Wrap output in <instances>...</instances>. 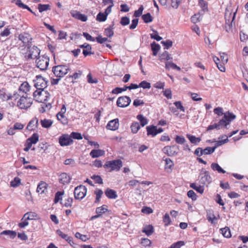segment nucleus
Returning <instances> with one entry per match:
<instances>
[{"label":"nucleus","mask_w":248,"mask_h":248,"mask_svg":"<svg viewBox=\"0 0 248 248\" xmlns=\"http://www.w3.org/2000/svg\"><path fill=\"white\" fill-rule=\"evenodd\" d=\"M95 194H96V199L95 202H98L100 201V199L103 194V192L101 189H97L95 192Z\"/></svg>","instance_id":"nucleus-47"},{"label":"nucleus","mask_w":248,"mask_h":248,"mask_svg":"<svg viewBox=\"0 0 248 248\" xmlns=\"http://www.w3.org/2000/svg\"><path fill=\"white\" fill-rule=\"evenodd\" d=\"M87 193L86 187L82 185L77 186L74 190V197L76 199L82 200Z\"/></svg>","instance_id":"nucleus-9"},{"label":"nucleus","mask_w":248,"mask_h":248,"mask_svg":"<svg viewBox=\"0 0 248 248\" xmlns=\"http://www.w3.org/2000/svg\"><path fill=\"white\" fill-rule=\"evenodd\" d=\"M146 129L148 135H152V137H155L156 135V126H147Z\"/></svg>","instance_id":"nucleus-25"},{"label":"nucleus","mask_w":248,"mask_h":248,"mask_svg":"<svg viewBox=\"0 0 248 248\" xmlns=\"http://www.w3.org/2000/svg\"><path fill=\"white\" fill-rule=\"evenodd\" d=\"M151 48L153 51V54L154 56H156L160 49V46L159 44H156L154 42L151 44Z\"/></svg>","instance_id":"nucleus-26"},{"label":"nucleus","mask_w":248,"mask_h":248,"mask_svg":"<svg viewBox=\"0 0 248 248\" xmlns=\"http://www.w3.org/2000/svg\"><path fill=\"white\" fill-rule=\"evenodd\" d=\"M139 86V87H141L143 89H150L151 88L150 83L145 80L141 81Z\"/></svg>","instance_id":"nucleus-55"},{"label":"nucleus","mask_w":248,"mask_h":248,"mask_svg":"<svg viewBox=\"0 0 248 248\" xmlns=\"http://www.w3.org/2000/svg\"><path fill=\"white\" fill-rule=\"evenodd\" d=\"M140 243L144 247L150 246L152 243L151 241L148 238H141Z\"/></svg>","instance_id":"nucleus-57"},{"label":"nucleus","mask_w":248,"mask_h":248,"mask_svg":"<svg viewBox=\"0 0 248 248\" xmlns=\"http://www.w3.org/2000/svg\"><path fill=\"white\" fill-rule=\"evenodd\" d=\"M161 44L165 46V49H169L172 46V42L170 40H167L165 41H162Z\"/></svg>","instance_id":"nucleus-53"},{"label":"nucleus","mask_w":248,"mask_h":248,"mask_svg":"<svg viewBox=\"0 0 248 248\" xmlns=\"http://www.w3.org/2000/svg\"><path fill=\"white\" fill-rule=\"evenodd\" d=\"M49 59L46 56H39L36 60L37 67L42 71L47 69L49 65Z\"/></svg>","instance_id":"nucleus-5"},{"label":"nucleus","mask_w":248,"mask_h":248,"mask_svg":"<svg viewBox=\"0 0 248 248\" xmlns=\"http://www.w3.org/2000/svg\"><path fill=\"white\" fill-rule=\"evenodd\" d=\"M21 183V180L19 178L16 177L10 183V186L13 187L18 186Z\"/></svg>","instance_id":"nucleus-44"},{"label":"nucleus","mask_w":248,"mask_h":248,"mask_svg":"<svg viewBox=\"0 0 248 248\" xmlns=\"http://www.w3.org/2000/svg\"><path fill=\"white\" fill-rule=\"evenodd\" d=\"M1 234H5L10 236L11 238H14L16 235V232L13 231L6 230L3 231Z\"/></svg>","instance_id":"nucleus-41"},{"label":"nucleus","mask_w":248,"mask_h":248,"mask_svg":"<svg viewBox=\"0 0 248 248\" xmlns=\"http://www.w3.org/2000/svg\"><path fill=\"white\" fill-rule=\"evenodd\" d=\"M131 132L133 134L137 133L140 128V124L138 122H135L132 123L131 125Z\"/></svg>","instance_id":"nucleus-27"},{"label":"nucleus","mask_w":248,"mask_h":248,"mask_svg":"<svg viewBox=\"0 0 248 248\" xmlns=\"http://www.w3.org/2000/svg\"><path fill=\"white\" fill-rule=\"evenodd\" d=\"M64 194V191H58L56 192L55 195V198H54V203H57L59 201H62V196Z\"/></svg>","instance_id":"nucleus-36"},{"label":"nucleus","mask_w":248,"mask_h":248,"mask_svg":"<svg viewBox=\"0 0 248 248\" xmlns=\"http://www.w3.org/2000/svg\"><path fill=\"white\" fill-rule=\"evenodd\" d=\"M106 196L110 199H115L117 198L118 195L116 191L113 189L108 188L105 191Z\"/></svg>","instance_id":"nucleus-17"},{"label":"nucleus","mask_w":248,"mask_h":248,"mask_svg":"<svg viewBox=\"0 0 248 248\" xmlns=\"http://www.w3.org/2000/svg\"><path fill=\"white\" fill-rule=\"evenodd\" d=\"M0 99L3 101H8L12 99V94L7 93L5 89L0 90Z\"/></svg>","instance_id":"nucleus-16"},{"label":"nucleus","mask_w":248,"mask_h":248,"mask_svg":"<svg viewBox=\"0 0 248 248\" xmlns=\"http://www.w3.org/2000/svg\"><path fill=\"white\" fill-rule=\"evenodd\" d=\"M49 95V93L46 91H44V90H36L33 93L34 99L36 101L41 103L47 101Z\"/></svg>","instance_id":"nucleus-4"},{"label":"nucleus","mask_w":248,"mask_h":248,"mask_svg":"<svg viewBox=\"0 0 248 248\" xmlns=\"http://www.w3.org/2000/svg\"><path fill=\"white\" fill-rule=\"evenodd\" d=\"M129 23H130V19L128 17L124 16V17H122L121 21H120V23L123 26L127 25L129 24Z\"/></svg>","instance_id":"nucleus-63"},{"label":"nucleus","mask_w":248,"mask_h":248,"mask_svg":"<svg viewBox=\"0 0 248 248\" xmlns=\"http://www.w3.org/2000/svg\"><path fill=\"white\" fill-rule=\"evenodd\" d=\"M187 137L192 143L196 145L199 143L201 140L200 138L196 137L193 135H187Z\"/></svg>","instance_id":"nucleus-30"},{"label":"nucleus","mask_w":248,"mask_h":248,"mask_svg":"<svg viewBox=\"0 0 248 248\" xmlns=\"http://www.w3.org/2000/svg\"><path fill=\"white\" fill-rule=\"evenodd\" d=\"M40 53V50L35 46H28L27 52L25 54V58L28 60L35 59Z\"/></svg>","instance_id":"nucleus-3"},{"label":"nucleus","mask_w":248,"mask_h":248,"mask_svg":"<svg viewBox=\"0 0 248 248\" xmlns=\"http://www.w3.org/2000/svg\"><path fill=\"white\" fill-rule=\"evenodd\" d=\"M37 217V214L34 212H28L26 213L22 218V220L24 218H26V219L32 220L35 217Z\"/></svg>","instance_id":"nucleus-34"},{"label":"nucleus","mask_w":248,"mask_h":248,"mask_svg":"<svg viewBox=\"0 0 248 248\" xmlns=\"http://www.w3.org/2000/svg\"><path fill=\"white\" fill-rule=\"evenodd\" d=\"M163 95L168 99H171L172 98V93L170 89H166L163 92Z\"/></svg>","instance_id":"nucleus-56"},{"label":"nucleus","mask_w":248,"mask_h":248,"mask_svg":"<svg viewBox=\"0 0 248 248\" xmlns=\"http://www.w3.org/2000/svg\"><path fill=\"white\" fill-rule=\"evenodd\" d=\"M163 221L164 223L165 226H168L171 224V220L169 214L166 213L165 214L163 217Z\"/></svg>","instance_id":"nucleus-40"},{"label":"nucleus","mask_w":248,"mask_h":248,"mask_svg":"<svg viewBox=\"0 0 248 248\" xmlns=\"http://www.w3.org/2000/svg\"><path fill=\"white\" fill-rule=\"evenodd\" d=\"M204 174L200 179V182L202 184L204 185H208L212 182V179L209 175V172L205 170H202Z\"/></svg>","instance_id":"nucleus-14"},{"label":"nucleus","mask_w":248,"mask_h":248,"mask_svg":"<svg viewBox=\"0 0 248 248\" xmlns=\"http://www.w3.org/2000/svg\"><path fill=\"white\" fill-rule=\"evenodd\" d=\"M16 4L18 5L19 7L22 8L23 9H26L28 10H31V8L29 7L27 5L23 3L21 0H17L16 2Z\"/></svg>","instance_id":"nucleus-62"},{"label":"nucleus","mask_w":248,"mask_h":248,"mask_svg":"<svg viewBox=\"0 0 248 248\" xmlns=\"http://www.w3.org/2000/svg\"><path fill=\"white\" fill-rule=\"evenodd\" d=\"M30 86L28 82H24L22 83L19 87V90L26 93L30 90Z\"/></svg>","instance_id":"nucleus-28"},{"label":"nucleus","mask_w":248,"mask_h":248,"mask_svg":"<svg viewBox=\"0 0 248 248\" xmlns=\"http://www.w3.org/2000/svg\"><path fill=\"white\" fill-rule=\"evenodd\" d=\"M18 39L25 46H30L32 40L31 35L29 33L25 32L20 34L18 36Z\"/></svg>","instance_id":"nucleus-13"},{"label":"nucleus","mask_w":248,"mask_h":248,"mask_svg":"<svg viewBox=\"0 0 248 248\" xmlns=\"http://www.w3.org/2000/svg\"><path fill=\"white\" fill-rule=\"evenodd\" d=\"M142 232L145 233L147 236H150L154 232V229L153 226L151 225H146L143 228Z\"/></svg>","instance_id":"nucleus-21"},{"label":"nucleus","mask_w":248,"mask_h":248,"mask_svg":"<svg viewBox=\"0 0 248 248\" xmlns=\"http://www.w3.org/2000/svg\"><path fill=\"white\" fill-rule=\"evenodd\" d=\"M165 169H171L174 165L173 161L170 158H166L165 159Z\"/></svg>","instance_id":"nucleus-48"},{"label":"nucleus","mask_w":248,"mask_h":248,"mask_svg":"<svg viewBox=\"0 0 248 248\" xmlns=\"http://www.w3.org/2000/svg\"><path fill=\"white\" fill-rule=\"evenodd\" d=\"M34 86L37 90H43L47 86V81L40 75H37L33 80Z\"/></svg>","instance_id":"nucleus-8"},{"label":"nucleus","mask_w":248,"mask_h":248,"mask_svg":"<svg viewBox=\"0 0 248 248\" xmlns=\"http://www.w3.org/2000/svg\"><path fill=\"white\" fill-rule=\"evenodd\" d=\"M107 16L105 13L99 12L96 16V20L99 22H104L107 19Z\"/></svg>","instance_id":"nucleus-37"},{"label":"nucleus","mask_w":248,"mask_h":248,"mask_svg":"<svg viewBox=\"0 0 248 248\" xmlns=\"http://www.w3.org/2000/svg\"><path fill=\"white\" fill-rule=\"evenodd\" d=\"M41 125L43 127L48 128L50 127L53 124V121L49 119H43L40 121Z\"/></svg>","instance_id":"nucleus-24"},{"label":"nucleus","mask_w":248,"mask_h":248,"mask_svg":"<svg viewBox=\"0 0 248 248\" xmlns=\"http://www.w3.org/2000/svg\"><path fill=\"white\" fill-rule=\"evenodd\" d=\"M32 103V99L30 97L22 95L17 102V106L20 109H27L31 107Z\"/></svg>","instance_id":"nucleus-7"},{"label":"nucleus","mask_w":248,"mask_h":248,"mask_svg":"<svg viewBox=\"0 0 248 248\" xmlns=\"http://www.w3.org/2000/svg\"><path fill=\"white\" fill-rule=\"evenodd\" d=\"M119 120L118 119H115L110 121L107 125V128L111 130H115L119 127Z\"/></svg>","instance_id":"nucleus-15"},{"label":"nucleus","mask_w":248,"mask_h":248,"mask_svg":"<svg viewBox=\"0 0 248 248\" xmlns=\"http://www.w3.org/2000/svg\"><path fill=\"white\" fill-rule=\"evenodd\" d=\"M122 166V161L120 159H116L107 162L104 165V167L105 168H110V171L113 170L118 171Z\"/></svg>","instance_id":"nucleus-6"},{"label":"nucleus","mask_w":248,"mask_h":248,"mask_svg":"<svg viewBox=\"0 0 248 248\" xmlns=\"http://www.w3.org/2000/svg\"><path fill=\"white\" fill-rule=\"evenodd\" d=\"M91 49H92V46L90 45H89L88 46H87L86 48H85L84 49H83V54L85 57H86L87 56H88L89 55L93 54V53H92L91 51Z\"/></svg>","instance_id":"nucleus-54"},{"label":"nucleus","mask_w":248,"mask_h":248,"mask_svg":"<svg viewBox=\"0 0 248 248\" xmlns=\"http://www.w3.org/2000/svg\"><path fill=\"white\" fill-rule=\"evenodd\" d=\"M105 35L108 37H111L113 34V28L111 26L106 29L104 31Z\"/></svg>","instance_id":"nucleus-45"},{"label":"nucleus","mask_w":248,"mask_h":248,"mask_svg":"<svg viewBox=\"0 0 248 248\" xmlns=\"http://www.w3.org/2000/svg\"><path fill=\"white\" fill-rule=\"evenodd\" d=\"M181 0H171V6L174 9H177Z\"/></svg>","instance_id":"nucleus-60"},{"label":"nucleus","mask_w":248,"mask_h":248,"mask_svg":"<svg viewBox=\"0 0 248 248\" xmlns=\"http://www.w3.org/2000/svg\"><path fill=\"white\" fill-rule=\"evenodd\" d=\"M185 245V243L183 241H179L172 244L169 248H180Z\"/></svg>","instance_id":"nucleus-51"},{"label":"nucleus","mask_w":248,"mask_h":248,"mask_svg":"<svg viewBox=\"0 0 248 248\" xmlns=\"http://www.w3.org/2000/svg\"><path fill=\"white\" fill-rule=\"evenodd\" d=\"M57 119L60 121L63 124H67L68 123V119L64 115L57 114Z\"/></svg>","instance_id":"nucleus-39"},{"label":"nucleus","mask_w":248,"mask_h":248,"mask_svg":"<svg viewBox=\"0 0 248 248\" xmlns=\"http://www.w3.org/2000/svg\"><path fill=\"white\" fill-rule=\"evenodd\" d=\"M47 184L44 182L41 181L37 186L36 191L40 194L45 193V191L46 189Z\"/></svg>","instance_id":"nucleus-19"},{"label":"nucleus","mask_w":248,"mask_h":248,"mask_svg":"<svg viewBox=\"0 0 248 248\" xmlns=\"http://www.w3.org/2000/svg\"><path fill=\"white\" fill-rule=\"evenodd\" d=\"M223 138H225L224 140H219L218 141H217L216 143V146L215 147H216V148L217 146H221L223 144H225L227 143L228 141V137H227L226 135H224L222 136L221 137H219L218 138L219 140H220V139H222Z\"/></svg>","instance_id":"nucleus-32"},{"label":"nucleus","mask_w":248,"mask_h":248,"mask_svg":"<svg viewBox=\"0 0 248 248\" xmlns=\"http://www.w3.org/2000/svg\"><path fill=\"white\" fill-rule=\"evenodd\" d=\"M142 18L144 22L148 23L153 21V17L150 13H147L142 16Z\"/></svg>","instance_id":"nucleus-42"},{"label":"nucleus","mask_w":248,"mask_h":248,"mask_svg":"<svg viewBox=\"0 0 248 248\" xmlns=\"http://www.w3.org/2000/svg\"><path fill=\"white\" fill-rule=\"evenodd\" d=\"M216 147H207L204 149H202L203 155H210L214 152Z\"/></svg>","instance_id":"nucleus-43"},{"label":"nucleus","mask_w":248,"mask_h":248,"mask_svg":"<svg viewBox=\"0 0 248 248\" xmlns=\"http://www.w3.org/2000/svg\"><path fill=\"white\" fill-rule=\"evenodd\" d=\"M73 142L71 136L68 134H63L60 137L59 142L62 146H66L71 145Z\"/></svg>","instance_id":"nucleus-11"},{"label":"nucleus","mask_w":248,"mask_h":248,"mask_svg":"<svg viewBox=\"0 0 248 248\" xmlns=\"http://www.w3.org/2000/svg\"><path fill=\"white\" fill-rule=\"evenodd\" d=\"M175 140L176 142L178 144H184L186 141V139L184 137L180 136H176Z\"/></svg>","instance_id":"nucleus-58"},{"label":"nucleus","mask_w":248,"mask_h":248,"mask_svg":"<svg viewBox=\"0 0 248 248\" xmlns=\"http://www.w3.org/2000/svg\"><path fill=\"white\" fill-rule=\"evenodd\" d=\"M137 119L140 122V125L143 127L148 124V121L143 115L139 114L137 116Z\"/></svg>","instance_id":"nucleus-29"},{"label":"nucleus","mask_w":248,"mask_h":248,"mask_svg":"<svg viewBox=\"0 0 248 248\" xmlns=\"http://www.w3.org/2000/svg\"><path fill=\"white\" fill-rule=\"evenodd\" d=\"M107 211V206L106 205H103L101 207L96 208L95 211L97 214L101 215L102 213H104Z\"/></svg>","instance_id":"nucleus-46"},{"label":"nucleus","mask_w":248,"mask_h":248,"mask_svg":"<svg viewBox=\"0 0 248 248\" xmlns=\"http://www.w3.org/2000/svg\"><path fill=\"white\" fill-rule=\"evenodd\" d=\"M71 178L66 173H62L59 176V182L63 185L70 183Z\"/></svg>","instance_id":"nucleus-18"},{"label":"nucleus","mask_w":248,"mask_h":248,"mask_svg":"<svg viewBox=\"0 0 248 248\" xmlns=\"http://www.w3.org/2000/svg\"><path fill=\"white\" fill-rule=\"evenodd\" d=\"M27 140L32 144H35L39 140V136L37 134L34 133L30 138L28 139Z\"/></svg>","instance_id":"nucleus-33"},{"label":"nucleus","mask_w":248,"mask_h":248,"mask_svg":"<svg viewBox=\"0 0 248 248\" xmlns=\"http://www.w3.org/2000/svg\"><path fill=\"white\" fill-rule=\"evenodd\" d=\"M72 137V139H75L77 140H81L82 139V137L81 134L77 132H72L71 135H70Z\"/></svg>","instance_id":"nucleus-64"},{"label":"nucleus","mask_w":248,"mask_h":248,"mask_svg":"<svg viewBox=\"0 0 248 248\" xmlns=\"http://www.w3.org/2000/svg\"><path fill=\"white\" fill-rule=\"evenodd\" d=\"M91 178L94 181L95 183L102 184L103 183V179L99 175H93Z\"/></svg>","instance_id":"nucleus-52"},{"label":"nucleus","mask_w":248,"mask_h":248,"mask_svg":"<svg viewBox=\"0 0 248 248\" xmlns=\"http://www.w3.org/2000/svg\"><path fill=\"white\" fill-rule=\"evenodd\" d=\"M49 5L48 4H39L38 5V9L40 13L43 12L44 11H46L47 10L49 9Z\"/></svg>","instance_id":"nucleus-50"},{"label":"nucleus","mask_w":248,"mask_h":248,"mask_svg":"<svg viewBox=\"0 0 248 248\" xmlns=\"http://www.w3.org/2000/svg\"><path fill=\"white\" fill-rule=\"evenodd\" d=\"M163 152L168 156H174L178 153L179 147L176 145L166 146L162 150Z\"/></svg>","instance_id":"nucleus-10"},{"label":"nucleus","mask_w":248,"mask_h":248,"mask_svg":"<svg viewBox=\"0 0 248 248\" xmlns=\"http://www.w3.org/2000/svg\"><path fill=\"white\" fill-rule=\"evenodd\" d=\"M143 9V6L142 5H141L138 10L135 11L134 16L136 17L140 16L142 14Z\"/></svg>","instance_id":"nucleus-59"},{"label":"nucleus","mask_w":248,"mask_h":248,"mask_svg":"<svg viewBox=\"0 0 248 248\" xmlns=\"http://www.w3.org/2000/svg\"><path fill=\"white\" fill-rule=\"evenodd\" d=\"M223 235L226 238H230L231 236L230 230L228 227H225L220 229Z\"/></svg>","instance_id":"nucleus-38"},{"label":"nucleus","mask_w":248,"mask_h":248,"mask_svg":"<svg viewBox=\"0 0 248 248\" xmlns=\"http://www.w3.org/2000/svg\"><path fill=\"white\" fill-rule=\"evenodd\" d=\"M38 125V120L37 118L32 119L28 124L27 128L29 130H32L34 127H37Z\"/></svg>","instance_id":"nucleus-20"},{"label":"nucleus","mask_w":248,"mask_h":248,"mask_svg":"<svg viewBox=\"0 0 248 248\" xmlns=\"http://www.w3.org/2000/svg\"><path fill=\"white\" fill-rule=\"evenodd\" d=\"M165 67H166V68L168 69L172 68L173 69H176L178 71L181 70V68L180 67L178 66L175 63H174L172 62H166Z\"/></svg>","instance_id":"nucleus-31"},{"label":"nucleus","mask_w":248,"mask_h":248,"mask_svg":"<svg viewBox=\"0 0 248 248\" xmlns=\"http://www.w3.org/2000/svg\"><path fill=\"white\" fill-rule=\"evenodd\" d=\"M190 186L201 194L203 192L204 188L202 186H197L195 183H192L190 184Z\"/></svg>","instance_id":"nucleus-35"},{"label":"nucleus","mask_w":248,"mask_h":248,"mask_svg":"<svg viewBox=\"0 0 248 248\" xmlns=\"http://www.w3.org/2000/svg\"><path fill=\"white\" fill-rule=\"evenodd\" d=\"M105 154V152L102 150H93L90 153V155L93 158L98 157Z\"/></svg>","instance_id":"nucleus-22"},{"label":"nucleus","mask_w":248,"mask_h":248,"mask_svg":"<svg viewBox=\"0 0 248 248\" xmlns=\"http://www.w3.org/2000/svg\"><path fill=\"white\" fill-rule=\"evenodd\" d=\"M152 31L154 33L150 34V36L152 39L156 40L157 41L162 40V38L158 35V32L154 30H152Z\"/></svg>","instance_id":"nucleus-49"},{"label":"nucleus","mask_w":248,"mask_h":248,"mask_svg":"<svg viewBox=\"0 0 248 248\" xmlns=\"http://www.w3.org/2000/svg\"><path fill=\"white\" fill-rule=\"evenodd\" d=\"M199 4L200 5V6L202 8L203 11L207 10L208 3L206 1H204V0H199Z\"/></svg>","instance_id":"nucleus-61"},{"label":"nucleus","mask_w":248,"mask_h":248,"mask_svg":"<svg viewBox=\"0 0 248 248\" xmlns=\"http://www.w3.org/2000/svg\"><path fill=\"white\" fill-rule=\"evenodd\" d=\"M69 70V67L66 64H60L54 66L52 68V72L57 78L63 77Z\"/></svg>","instance_id":"nucleus-1"},{"label":"nucleus","mask_w":248,"mask_h":248,"mask_svg":"<svg viewBox=\"0 0 248 248\" xmlns=\"http://www.w3.org/2000/svg\"><path fill=\"white\" fill-rule=\"evenodd\" d=\"M236 118V116L232 113L227 112L224 113L223 117L222 119L220 120L217 124L219 129L222 127L227 128V125L230 124V123Z\"/></svg>","instance_id":"nucleus-2"},{"label":"nucleus","mask_w":248,"mask_h":248,"mask_svg":"<svg viewBox=\"0 0 248 248\" xmlns=\"http://www.w3.org/2000/svg\"><path fill=\"white\" fill-rule=\"evenodd\" d=\"M131 102L130 97L127 96L119 97L117 101V105L121 108H124L128 106Z\"/></svg>","instance_id":"nucleus-12"},{"label":"nucleus","mask_w":248,"mask_h":248,"mask_svg":"<svg viewBox=\"0 0 248 248\" xmlns=\"http://www.w3.org/2000/svg\"><path fill=\"white\" fill-rule=\"evenodd\" d=\"M211 168L214 171H216L219 173H225L226 171L224 170L217 163H212Z\"/></svg>","instance_id":"nucleus-23"}]
</instances>
